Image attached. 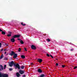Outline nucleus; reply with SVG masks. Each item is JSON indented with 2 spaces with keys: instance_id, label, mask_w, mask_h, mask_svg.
Instances as JSON below:
<instances>
[{
  "instance_id": "obj_1",
  "label": "nucleus",
  "mask_w": 77,
  "mask_h": 77,
  "mask_svg": "<svg viewBox=\"0 0 77 77\" xmlns=\"http://www.w3.org/2000/svg\"><path fill=\"white\" fill-rule=\"evenodd\" d=\"M14 65V66H15V69H17V68H18V69H20V66L19 64L18 63L16 64L14 63V62L12 61L9 63V65L11 67H12Z\"/></svg>"
},
{
  "instance_id": "obj_2",
  "label": "nucleus",
  "mask_w": 77,
  "mask_h": 77,
  "mask_svg": "<svg viewBox=\"0 0 77 77\" xmlns=\"http://www.w3.org/2000/svg\"><path fill=\"white\" fill-rule=\"evenodd\" d=\"M20 35H15L14 36L11 37V38H13L11 39V41L12 42H15V38H20Z\"/></svg>"
},
{
  "instance_id": "obj_3",
  "label": "nucleus",
  "mask_w": 77,
  "mask_h": 77,
  "mask_svg": "<svg viewBox=\"0 0 77 77\" xmlns=\"http://www.w3.org/2000/svg\"><path fill=\"white\" fill-rule=\"evenodd\" d=\"M25 71L24 70H22L21 69H20L19 71V72L20 74H23L24 73Z\"/></svg>"
},
{
  "instance_id": "obj_4",
  "label": "nucleus",
  "mask_w": 77,
  "mask_h": 77,
  "mask_svg": "<svg viewBox=\"0 0 77 77\" xmlns=\"http://www.w3.org/2000/svg\"><path fill=\"white\" fill-rule=\"evenodd\" d=\"M31 48L33 50H36V48L35 46H34V45H32L31 46Z\"/></svg>"
},
{
  "instance_id": "obj_5",
  "label": "nucleus",
  "mask_w": 77,
  "mask_h": 77,
  "mask_svg": "<svg viewBox=\"0 0 77 77\" xmlns=\"http://www.w3.org/2000/svg\"><path fill=\"white\" fill-rule=\"evenodd\" d=\"M15 54L14 52L13 51H11V53L9 54V55H10L11 56H12L13 55H14V54Z\"/></svg>"
},
{
  "instance_id": "obj_6",
  "label": "nucleus",
  "mask_w": 77,
  "mask_h": 77,
  "mask_svg": "<svg viewBox=\"0 0 77 77\" xmlns=\"http://www.w3.org/2000/svg\"><path fill=\"white\" fill-rule=\"evenodd\" d=\"M17 54H14V56H13V58L14 59H16V58H17Z\"/></svg>"
},
{
  "instance_id": "obj_7",
  "label": "nucleus",
  "mask_w": 77,
  "mask_h": 77,
  "mask_svg": "<svg viewBox=\"0 0 77 77\" xmlns=\"http://www.w3.org/2000/svg\"><path fill=\"white\" fill-rule=\"evenodd\" d=\"M38 72L39 73H42V70L41 69H38Z\"/></svg>"
},
{
  "instance_id": "obj_8",
  "label": "nucleus",
  "mask_w": 77,
  "mask_h": 77,
  "mask_svg": "<svg viewBox=\"0 0 77 77\" xmlns=\"http://www.w3.org/2000/svg\"><path fill=\"white\" fill-rule=\"evenodd\" d=\"M38 61L39 62V63H41L42 62V60L38 58Z\"/></svg>"
},
{
  "instance_id": "obj_9",
  "label": "nucleus",
  "mask_w": 77,
  "mask_h": 77,
  "mask_svg": "<svg viewBox=\"0 0 77 77\" xmlns=\"http://www.w3.org/2000/svg\"><path fill=\"white\" fill-rule=\"evenodd\" d=\"M5 75V74L3 73H1L0 77H4Z\"/></svg>"
},
{
  "instance_id": "obj_10",
  "label": "nucleus",
  "mask_w": 77,
  "mask_h": 77,
  "mask_svg": "<svg viewBox=\"0 0 77 77\" xmlns=\"http://www.w3.org/2000/svg\"><path fill=\"white\" fill-rule=\"evenodd\" d=\"M16 75L17 77H20V74H19V73H16Z\"/></svg>"
},
{
  "instance_id": "obj_11",
  "label": "nucleus",
  "mask_w": 77,
  "mask_h": 77,
  "mask_svg": "<svg viewBox=\"0 0 77 77\" xmlns=\"http://www.w3.org/2000/svg\"><path fill=\"white\" fill-rule=\"evenodd\" d=\"M45 77V75L44 74H42L40 75V77Z\"/></svg>"
},
{
  "instance_id": "obj_12",
  "label": "nucleus",
  "mask_w": 77,
  "mask_h": 77,
  "mask_svg": "<svg viewBox=\"0 0 77 77\" xmlns=\"http://www.w3.org/2000/svg\"><path fill=\"white\" fill-rule=\"evenodd\" d=\"M0 66L1 68V69H2V70H3V66L2 65H0Z\"/></svg>"
},
{
  "instance_id": "obj_13",
  "label": "nucleus",
  "mask_w": 77,
  "mask_h": 77,
  "mask_svg": "<svg viewBox=\"0 0 77 77\" xmlns=\"http://www.w3.org/2000/svg\"><path fill=\"white\" fill-rule=\"evenodd\" d=\"M4 77H8V75L6 74H4Z\"/></svg>"
},
{
  "instance_id": "obj_14",
  "label": "nucleus",
  "mask_w": 77,
  "mask_h": 77,
  "mask_svg": "<svg viewBox=\"0 0 77 77\" xmlns=\"http://www.w3.org/2000/svg\"><path fill=\"white\" fill-rule=\"evenodd\" d=\"M21 57L22 58V59H25L26 57L24 55H22L21 56Z\"/></svg>"
},
{
  "instance_id": "obj_15",
  "label": "nucleus",
  "mask_w": 77,
  "mask_h": 77,
  "mask_svg": "<svg viewBox=\"0 0 77 77\" xmlns=\"http://www.w3.org/2000/svg\"><path fill=\"white\" fill-rule=\"evenodd\" d=\"M3 57V54H2V55L0 57V59H2Z\"/></svg>"
},
{
  "instance_id": "obj_16",
  "label": "nucleus",
  "mask_w": 77,
  "mask_h": 77,
  "mask_svg": "<svg viewBox=\"0 0 77 77\" xmlns=\"http://www.w3.org/2000/svg\"><path fill=\"white\" fill-rule=\"evenodd\" d=\"M2 35H5V34H6V32L4 31H3L2 30Z\"/></svg>"
},
{
  "instance_id": "obj_17",
  "label": "nucleus",
  "mask_w": 77,
  "mask_h": 77,
  "mask_svg": "<svg viewBox=\"0 0 77 77\" xmlns=\"http://www.w3.org/2000/svg\"><path fill=\"white\" fill-rule=\"evenodd\" d=\"M20 43L22 44H24V42H23V40H21L20 42Z\"/></svg>"
},
{
  "instance_id": "obj_18",
  "label": "nucleus",
  "mask_w": 77,
  "mask_h": 77,
  "mask_svg": "<svg viewBox=\"0 0 77 77\" xmlns=\"http://www.w3.org/2000/svg\"><path fill=\"white\" fill-rule=\"evenodd\" d=\"M4 60H8V58L5 57L3 59Z\"/></svg>"
},
{
  "instance_id": "obj_19",
  "label": "nucleus",
  "mask_w": 77,
  "mask_h": 77,
  "mask_svg": "<svg viewBox=\"0 0 77 77\" xmlns=\"http://www.w3.org/2000/svg\"><path fill=\"white\" fill-rule=\"evenodd\" d=\"M21 48H19V49L18 50V51H19V52H20V51H21Z\"/></svg>"
},
{
  "instance_id": "obj_20",
  "label": "nucleus",
  "mask_w": 77,
  "mask_h": 77,
  "mask_svg": "<svg viewBox=\"0 0 77 77\" xmlns=\"http://www.w3.org/2000/svg\"><path fill=\"white\" fill-rule=\"evenodd\" d=\"M46 41L47 42H50V39H46Z\"/></svg>"
},
{
  "instance_id": "obj_21",
  "label": "nucleus",
  "mask_w": 77,
  "mask_h": 77,
  "mask_svg": "<svg viewBox=\"0 0 77 77\" xmlns=\"http://www.w3.org/2000/svg\"><path fill=\"white\" fill-rule=\"evenodd\" d=\"M7 36H8L9 37L11 36V34H9L7 35Z\"/></svg>"
},
{
  "instance_id": "obj_22",
  "label": "nucleus",
  "mask_w": 77,
  "mask_h": 77,
  "mask_svg": "<svg viewBox=\"0 0 77 77\" xmlns=\"http://www.w3.org/2000/svg\"><path fill=\"white\" fill-rule=\"evenodd\" d=\"M6 65H4V69H6Z\"/></svg>"
},
{
  "instance_id": "obj_23",
  "label": "nucleus",
  "mask_w": 77,
  "mask_h": 77,
  "mask_svg": "<svg viewBox=\"0 0 77 77\" xmlns=\"http://www.w3.org/2000/svg\"><path fill=\"white\" fill-rule=\"evenodd\" d=\"M24 66H22L21 67V69H24Z\"/></svg>"
},
{
  "instance_id": "obj_24",
  "label": "nucleus",
  "mask_w": 77,
  "mask_h": 77,
  "mask_svg": "<svg viewBox=\"0 0 77 77\" xmlns=\"http://www.w3.org/2000/svg\"><path fill=\"white\" fill-rule=\"evenodd\" d=\"M21 24L22 26H26V24H23V23H21Z\"/></svg>"
},
{
  "instance_id": "obj_25",
  "label": "nucleus",
  "mask_w": 77,
  "mask_h": 77,
  "mask_svg": "<svg viewBox=\"0 0 77 77\" xmlns=\"http://www.w3.org/2000/svg\"><path fill=\"white\" fill-rule=\"evenodd\" d=\"M62 66L63 68H64L65 67V65H62Z\"/></svg>"
},
{
  "instance_id": "obj_26",
  "label": "nucleus",
  "mask_w": 77,
  "mask_h": 77,
  "mask_svg": "<svg viewBox=\"0 0 77 77\" xmlns=\"http://www.w3.org/2000/svg\"><path fill=\"white\" fill-rule=\"evenodd\" d=\"M12 69H12L11 68H10L9 69V70L10 71H12Z\"/></svg>"
},
{
  "instance_id": "obj_27",
  "label": "nucleus",
  "mask_w": 77,
  "mask_h": 77,
  "mask_svg": "<svg viewBox=\"0 0 77 77\" xmlns=\"http://www.w3.org/2000/svg\"><path fill=\"white\" fill-rule=\"evenodd\" d=\"M46 56H48V57H50V54H47Z\"/></svg>"
},
{
  "instance_id": "obj_28",
  "label": "nucleus",
  "mask_w": 77,
  "mask_h": 77,
  "mask_svg": "<svg viewBox=\"0 0 77 77\" xmlns=\"http://www.w3.org/2000/svg\"><path fill=\"white\" fill-rule=\"evenodd\" d=\"M22 77H26V75L24 74L22 75Z\"/></svg>"
},
{
  "instance_id": "obj_29",
  "label": "nucleus",
  "mask_w": 77,
  "mask_h": 77,
  "mask_svg": "<svg viewBox=\"0 0 77 77\" xmlns=\"http://www.w3.org/2000/svg\"><path fill=\"white\" fill-rule=\"evenodd\" d=\"M76 68H77V66H75V67H74L73 68V69H76Z\"/></svg>"
},
{
  "instance_id": "obj_30",
  "label": "nucleus",
  "mask_w": 77,
  "mask_h": 77,
  "mask_svg": "<svg viewBox=\"0 0 77 77\" xmlns=\"http://www.w3.org/2000/svg\"><path fill=\"white\" fill-rule=\"evenodd\" d=\"M25 50L26 51H27V49H26V48H24Z\"/></svg>"
},
{
  "instance_id": "obj_31",
  "label": "nucleus",
  "mask_w": 77,
  "mask_h": 77,
  "mask_svg": "<svg viewBox=\"0 0 77 77\" xmlns=\"http://www.w3.org/2000/svg\"><path fill=\"white\" fill-rule=\"evenodd\" d=\"M2 47V43H0V48Z\"/></svg>"
},
{
  "instance_id": "obj_32",
  "label": "nucleus",
  "mask_w": 77,
  "mask_h": 77,
  "mask_svg": "<svg viewBox=\"0 0 77 77\" xmlns=\"http://www.w3.org/2000/svg\"><path fill=\"white\" fill-rule=\"evenodd\" d=\"M8 33H9V34H11V33H12V32H10V31H9V32H8Z\"/></svg>"
},
{
  "instance_id": "obj_33",
  "label": "nucleus",
  "mask_w": 77,
  "mask_h": 77,
  "mask_svg": "<svg viewBox=\"0 0 77 77\" xmlns=\"http://www.w3.org/2000/svg\"><path fill=\"white\" fill-rule=\"evenodd\" d=\"M50 56L51 57H52V58H53V56H52V55H51L50 54Z\"/></svg>"
},
{
  "instance_id": "obj_34",
  "label": "nucleus",
  "mask_w": 77,
  "mask_h": 77,
  "mask_svg": "<svg viewBox=\"0 0 77 77\" xmlns=\"http://www.w3.org/2000/svg\"><path fill=\"white\" fill-rule=\"evenodd\" d=\"M59 65V64L58 63H56V66H58Z\"/></svg>"
},
{
  "instance_id": "obj_35",
  "label": "nucleus",
  "mask_w": 77,
  "mask_h": 77,
  "mask_svg": "<svg viewBox=\"0 0 77 77\" xmlns=\"http://www.w3.org/2000/svg\"><path fill=\"white\" fill-rule=\"evenodd\" d=\"M3 50V49H2L0 51L2 52Z\"/></svg>"
},
{
  "instance_id": "obj_36",
  "label": "nucleus",
  "mask_w": 77,
  "mask_h": 77,
  "mask_svg": "<svg viewBox=\"0 0 77 77\" xmlns=\"http://www.w3.org/2000/svg\"><path fill=\"white\" fill-rule=\"evenodd\" d=\"M31 66H32V65H33V63H31Z\"/></svg>"
},
{
  "instance_id": "obj_37",
  "label": "nucleus",
  "mask_w": 77,
  "mask_h": 77,
  "mask_svg": "<svg viewBox=\"0 0 77 77\" xmlns=\"http://www.w3.org/2000/svg\"><path fill=\"white\" fill-rule=\"evenodd\" d=\"M7 49H5L4 50V51H6Z\"/></svg>"
},
{
  "instance_id": "obj_38",
  "label": "nucleus",
  "mask_w": 77,
  "mask_h": 77,
  "mask_svg": "<svg viewBox=\"0 0 77 77\" xmlns=\"http://www.w3.org/2000/svg\"><path fill=\"white\" fill-rule=\"evenodd\" d=\"M17 40H20V41L21 40V39H20V38H18Z\"/></svg>"
},
{
  "instance_id": "obj_39",
  "label": "nucleus",
  "mask_w": 77,
  "mask_h": 77,
  "mask_svg": "<svg viewBox=\"0 0 77 77\" xmlns=\"http://www.w3.org/2000/svg\"><path fill=\"white\" fill-rule=\"evenodd\" d=\"M2 30L1 29H0V32H2Z\"/></svg>"
},
{
  "instance_id": "obj_40",
  "label": "nucleus",
  "mask_w": 77,
  "mask_h": 77,
  "mask_svg": "<svg viewBox=\"0 0 77 77\" xmlns=\"http://www.w3.org/2000/svg\"><path fill=\"white\" fill-rule=\"evenodd\" d=\"M70 51H73V49H71Z\"/></svg>"
},
{
  "instance_id": "obj_41",
  "label": "nucleus",
  "mask_w": 77,
  "mask_h": 77,
  "mask_svg": "<svg viewBox=\"0 0 77 77\" xmlns=\"http://www.w3.org/2000/svg\"><path fill=\"white\" fill-rule=\"evenodd\" d=\"M5 54H6V52H5Z\"/></svg>"
},
{
  "instance_id": "obj_42",
  "label": "nucleus",
  "mask_w": 77,
  "mask_h": 77,
  "mask_svg": "<svg viewBox=\"0 0 77 77\" xmlns=\"http://www.w3.org/2000/svg\"><path fill=\"white\" fill-rule=\"evenodd\" d=\"M0 71H2V69H1V68H0Z\"/></svg>"
},
{
  "instance_id": "obj_43",
  "label": "nucleus",
  "mask_w": 77,
  "mask_h": 77,
  "mask_svg": "<svg viewBox=\"0 0 77 77\" xmlns=\"http://www.w3.org/2000/svg\"><path fill=\"white\" fill-rule=\"evenodd\" d=\"M56 59V60H57V59Z\"/></svg>"
}]
</instances>
